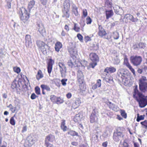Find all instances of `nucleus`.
Segmentation results:
<instances>
[{
	"label": "nucleus",
	"instance_id": "nucleus-1",
	"mask_svg": "<svg viewBox=\"0 0 147 147\" xmlns=\"http://www.w3.org/2000/svg\"><path fill=\"white\" fill-rule=\"evenodd\" d=\"M140 90L143 93H147V78L145 76H142L139 80Z\"/></svg>",
	"mask_w": 147,
	"mask_h": 147
},
{
	"label": "nucleus",
	"instance_id": "nucleus-2",
	"mask_svg": "<svg viewBox=\"0 0 147 147\" xmlns=\"http://www.w3.org/2000/svg\"><path fill=\"white\" fill-rule=\"evenodd\" d=\"M144 96L142 94L134 97V98L138 102L140 106L142 108L147 105V99L144 97Z\"/></svg>",
	"mask_w": 147,
	"mask_h": 147
},
{
	"label": "nucleus",
	"instance_id": "nucleus-3",
	"mask_svg": "<svg viewBox=\"0 0 147 147\" xmlns=\"http://www.w3.org/2000/svg\"><path fill=\"white\" fill-rule=\"evenodd\" d=\"M37 139L36 136L30 135L28 136L24 144L25 147H31L37 140Z\"/></svg>",
	"mask_w": 147,
	"mask_h": 147
},
{
	"label": "nucleus",
	"instance_id": "nucleus-4",
	"mask_svg": "<svg viewBox=\"0 0 147 147\" xmlns=\"http://www.w3.org/2000/svg\"><path fill=\"white\" fill-rule=\"evenodd\" d=\"M131 63L135 66H137L140 65L142 61V58L140 56H132L130 57Z\"/></svg>",
	"mask_w": 147,
	"mask_h": 147
},
{
	"label": "nucleus",
	"instance_id": "nucleus-5",
	"mask_svg": "<svg viewBox=\"0 0 147 147\" xmlns=\"http://www.w3.org/2000/svg\"><path fill=\"white\" fill-rule=\"evenodd\" d=\"M36 44L38 47L44 54H45L47 53V50L49 47L44 42L40 40L37 41L36 42Z\"/></svg>",
	"mask_w": 147,
	"mask_h": 147
},
{
	"label": "nucleus",
	"instance_id": "nucleus-6",
	"mask_svg": "<svg viewBox=\"0 0 147 147\" xmlns=\"http://www.w3.org/2000/svg\"><path fill=\"white\" fill-rule=\"evenodd\" d=\"M20 12L21 15L20 16V19L24 22L27 20L29 18V16L26 9L23 7L20 9Z\"/></svg>",
	"mask_w": 147,
	"mask_h": 147
},
{
	"label": "nucleus",
	"instance_id": "nucleus-7",
	"mask_svg": "<svg viewBox=\"0 0 147 147\" xmlns=\"http://www.w3.org/2000/svg\"><path fill=\"white\" fill-rule=\"evenodd\" d=\"M117 74L119 80H121L122 81L125 79H127L128 77L127 73L123 68L119 69L118 71Z\"/></svg>",
	"mask_w": 147,
	"mask_h": 147
},
{
	"label": "nucleus",
	"instance_id": "nucleus-8",
	"mask_svg": "<svg viewBox=\"0 0 147 147\" xmlns=\"http://www.w3.org/2000/svg\"><path fill=\"white\" fill-rule=\"evenodd\" d=\"M123 136V135L121 132L117 130L114 133L113 138L114 141L117 142Z\"/></svg>",
	"mask_w": 147,
	"mask_h": 147
},
{
	"label": "nucleus",
	"instance_id": "nucleus-9",
	"mask_svg": "<svg viewBox=\"0 0 147 147\" xmlns=\"http://www.w3.org/2000/svg\"><path fill=\"white\" fill-rule=\"evenodd\" d=\"M37 25L38 26V31L43 36L46 33L44 25L42 24V22L40 21L38 23Z\"/></svg>",
	"mask_w": 147,
	"mask_h": 147
},
{
	"label": "nucleus",
	"instance_id": "nucleus-10",
	"mask_svg": "<svg viewBox=\"0 0 147 147\" xmlns=\"http://www.w3.org/2000/svg\"><path fill=\"white\" fill-rule=\"evenodd\" d=\"M124 64L130 70L131 72L132 73L134 77H136V75L135 70L133 69L130 64L128 62L127 58L124 59Z\"/></svg>",
	"mask_w": 147,
	"mask_h": 147
},
{
	"label": "nucleus",
	"instance_id": "nucleus-11",
	"mask_svg": "<svg viewBox=\"0 0 147 147\" xmlns=\"http://www.w3.org/2000/svg\"><path fill=\"white\" fill-rule=\"evenodd\" d=\"M26 45L27 47H31L32 42L31 36L30 35L27 34L25 36Z\"/></svg>",
	"mask_w": 147,
	"mask_h": 147
},
{
	"label": "nucleus",
	"instance_id": "nucleus-12",
	"mask_svg": "<svg viewBox=\"0 0 147 147\" xmlns=\"http://www.w3.org/2000/svg\"><path fill=\"white\" fill-rule=\"evenodd\" d=\"M98 119V115L94 111L92 113L90 117V121L93 123L97 121Z\"/></svg>",
	"mask_w": 147,
	"mask_h": 147
},
{
	"label": "nucleus",
	"instance_id": "nucleus-13",
	"mask_svg": "<svg viewBox=\"0 0 147 147\" xmlns=\"http://www.w3.org/2000/svg\"><path fill=\"white\" fill-rule=\"evenodd\" d=\"M115 12L117 14L121 15L123 13V10L122 8L118 5H115L113 7Z\"/></svg>",
	"mask_w": 147,
	"mask_h": 147
},
{
	"label": "nucleus",
	"instance_id": "nucleus-14",
	"mask_svg": "<svg viewBox=\"0 0 147 147\" xmlns=\"http://www.w3.org/2000/svg\"><path fill=\"white\" fill-rule=\"evenodd\" d=\"M124 17L132 22H136L138 20L137 18H134L132 15L129 14H125Z\"/></svg>",
	"mask_w": 147,
	"mask_h": 147
},
{
	"label": "nucleus",
	"instance_id": "nucleus-15",
	"mask_svg": "<svg viewBox=\"0 0 147 147\" xmlns=\"http://www.w3.org/2000/svg\"><path fill=\"white\" fill-rule=\"evenodd\" d=\"M69 52L71 57L73 59L76 58V55L77 54V51L76 49L74 48H71L69 49Z\"/></svg>",
	"mask_w": 147,
	"mask_h": 147
},
{
	"label": "nucleus",
	"instance_id": "nucleus-16",
	"mask_svg": "<svg viewBox=\"0 0 147 147\" xmlns=\"http://www.w3.org/2000/svg\"><path fill=\"white\" fill-rule=\"evenodd\" d=\"M54 63V61L51 59H50L48 63L47 70L49 74H50L53 65Z\"/></svg>",
	"mask_w": 147,
	"mask_h": 147
},
{
	"label": "nucleus",
	"instance_id": "nucleus-17",
	"mask_svg": "<svg viewBox=\"0 0 147 147\" xmlns=\"http://www.w3.org/2000/svg\"><path fill=\"white\" fill-rule=\"evenodd\" d=\"M107 104L109 107L110 109L115 111H117L119 109L118 107L113 103L109 101H108L107 102Z\"/></svg>",
	"mask_w": 147,
	"mask_h": 147
},
{
	"label": "nucleus",
	"instance_id": "nucleus-18",
	"mask_svg": "<svg viewBox=\"0 0 147 147\" xmlns=\"http://www.w3.org/2000/svg\"><path fill=\"white\" fill-rule=\"evenodd\" d=\"M89 57L90 59L93 61H97L99 60V58L95 53H91L89 55Z\"/></svg>",
	"mask_w": 147,
	"mask_h": 147
},
{
	"label": "nucleus",
	"instance_id": "nucleus-19",
	"mask_svg": "<svg viewBox=\"0 0 147 147\" xmlns=\"http://www.w3.org/2000/svg\"><path fill=\"white\" fill-rule=\"evenodd\" d=\"M63 6L65 10L69 11L70 6V0H65L63 3Z\"/></svg>",
	"mask_w": 147,
	"mask_h": 147
},
{
	"label": "nucleus",
	"instance_id": "nucleus-20",
	"mask_svg": "<svg viewBox=\"0 0 147 147\" xmlns=\"http://www.w3.org/2000/svg\"><path fill=\"white\" fill-rule=\"evenodd\" d=\"M116 71V69L114 67L111 66L110 67H107L105 69L104 72L107 73H113Z\"/></svg>",
	"mask_w": 147,
	"mask_h": 147
},
{
	"label": "nucleus",
	"instance_id": "nucleus-21",
	"mask_svg": "<svg viewBox=\"0 0 147 147\" xmlns=\"http://www.w3.org/2000/svg\"><path fill=\"white\" fill-rule=\"evenodd\" d=\"M98 29V34L99 36L102 37L106 34V32L101 26H99Z\"/></svg>",
	"mask_w": 147,
	"mask_h": 147
},
{
	"label": "nucleus",
	"instance_id": "nucleus-22",
	"mask_svg": "<svg viewBox=\"0 0 147 147\" xmlns=\"http://www.w3.org/2000/svg\"><path fill=\"white\" fill-rule=\"evenodd\" d=\"M21 83L20 82L14 80L12 83L11 87L13 89L17 88L20 86L19 83Z\"/></svg>",
	"mask_w": 147,
	"mask_h": 147
},
{
	"label": "nucleus",
	"instance_id": "nucleus-23",
	"mask_svg": "<svg viewBox=\"0 0 147 147\" xmlns=\"http://www.w3.org/2000/svg\"><path fill=\"white\" fill-rule=\"evenodd\" d=\"M83 118V116L80 113L76 114L75 116L74 120L75 122H79Z\"/></svg>",
	"mask_w": 147,
	"mask_h": 147
},
{
	"label": "nucleus",
	"instance_id": "nucleus-24",
	"mask_svg": "<svg viewBox=\"0 0 147 147\" xmlns=\"http://www.w3.org/2000/svg\"><path fill=\"white\" fill-rule=\"evenodd\" d=\"M51 100L53 99L56 98V102L57 104H61L63 102V99L61 98L60 97H57L54 95L51 96Z\"/></svg>",
	"mask_w": 147,
	"mask_h": 147
},
{
	"label": "nucleus",
	"instance_id": "nucleus-25",
	"mask_svg": "<svg viewBox=\"0 0 147 147\" xmlns=\"http://www.w3.org/2000/svg\"><path fill=\"white\" fill-rule=\"evenodd\" d=\"M106 19H108L111 17L113 14V12L112 10H107L105 11Z\"/></svg>",
	"mask_w": 147,
	"mask_h": 147
},
{
	"label": "nucleus",
	"instance_id": "nucleus-26",
	"mask_svg": "<svg viewBox=\"0 0 147 147\" xmlns=\"http://www.w3.org/2000/svg\"><path fill=\"white\" fill-rule=\"evenodd\" d=\"M62 44L59 42H57L55 44V49L56 51L59 52L60 51V49L62 47Z\"/></svg>",
	"mask_w": 147,
	"mask_h": 147
},
{
	"label": "nucleus",
	"instance_id": "nucleus-27",
	"mask_svg": "<svg viewBox=\"0 0 147 147\" xmlns=\"http://www.w3.org/2000/svg\"><path fill=\"white\" fill-rule=\"evenodd\" d=\"M55 139L54 136L51 134L49 135L46 138L45 142L50 141V142H53Z\"/></svg>",
	"mask_w": 147,
	"mask_h": 147
},
{
	"label": "nucleus",
	"instance_id": "nucleus-28",
	"mask_svg": "<svg viewBox=\"0 0 147 147\" xmlns=\"http://www.w3.org/2000/svg\"><path fill=\"white\" fill-rule=\"evenodd\" d=\"M134 92L133 94L134 97L137 96H138L139 95H141L142 94L140 92L138 88V86L136 85L134 90Z\"/></svg>",
	"mask_w": 147,
	"mask_h": 147
},
{
	"label": "nucleus",
	"instance_id": "nucleus-29",
	"mask_svg": "<svg viewBox=\"0 0 147 147\" xmlns=\"http://www.w3.org/2000/svg\"><path fill=\"white\" fill-rule=\"evenodd\" d=\"M145 47V44L142 42H140L136 45V48L138 50L144 49Z\"/></svg>",
	"mask_w": 147,
	"mask_h": 147
},
{
	"label": "nucleus",
	"instance_id": "nucleus-30",
	"mask_svg": "<svg viewBox=\"0 0 147 147\" xmlns=\"http://www.w3.org/2000/svg\"><path fill=\"white\" fill-rule=\"evenodd\" d=\"M73 12H74L76 16H78L79 14L78 11V8L77 6L74 4H73L72 5Z\"/></svg>",
	"mask_w": 147,
	"mask_h": 147
},
{
	"label": "nucleus",
	"instance_id": "nucleus-31",
	"mask_svg": "<svg viewBox=\"0 0 147 147\" xmlns=\"http://www.w3.org/2000/svg\"><path fill=\"white\" fill-rule=\"evenodd\" d=\"M43 77V74L40 70H39L38 71L37 74L36 75V78L38 80Z\"/></svg>",
	"mask_w": 147,
	"mask_h": 147
},
{
	"label": "nucleus",
	"instance_id": "nucleus-32",
	"mask_svg": "<svg viewBox=\"0 0 147 147\" xmlns=\"http://www.w3.org/2000/svg\"><path fill=\"white\" fill-rule=\"evenodd\" d=\"M80 92H84L86 89V86L84 83L82 84L79 85Z\"/></svg>",
	"mask_w": 147,
	"mask_h": 147
},
{
	"label": "nucleus",
	"instance_id": "nucleus-33",
	"mask_svg": "<svg viewBox=\"0 0 147 147\" xmlns=\"http://www.w3.org/2000/svg\"><path fill=\"white\" fill-rule=\"evenodd\" d=\"M68 133L69 134L72 136H76L77 137V139H80V138L81 137L78 136V133L73 131H70Z\"/></svg>",
	"mask_w": 147,
	"mask_h": 147
},
{
	"label": "nucleus",
	"instance_id": "nucleus-34",
	"mask_svg": "<svg viewBox=\"0 0 147 147\" xmlns=\"http://www.w3.org/2000/svg\"><path fill=\"white\" fill-rule=\"evenodd\" d=\"M35 3V2L34 0H32L30 2L28 3V8L29 10V11H30V9H32Z\"/></svg>",
	"mask_w": 147,
	"mask_h": 147
},
{
	"label": "nucleus",
	"instance_id": "nucleus-35",
	"mask_svg": "<svg viewBox=\"0 0 147 147\" xmlns=\"http://www.w3.org/2000/svg\"><path fill=\"white\" fill-rule=\"evenodd\" d=\"M40 87L42 89V90H45L48 91H49L51 90L50 88L47 85L42 84L40 86Z\"/></svg>",
	"mask_w": 147,
	"mask_h": 147
},
{
	"label": "nucleus",
	"instance_id": "nucleus-36",
	"mask_svg": "<svg viewBox=\"0 0 147 147\" xmlns=\"http://www.w3.org/2000/svg\"><path fill=\"white\" fill-rule=\"evenodd\" d=\"M60 72L61 74V76L62 77H64L65 76V73L66 72V67L64 69L63 68L60 69Z\"/></svg>",
	"mask_w": 147,
	"mask_h": 147
},
{
	"label": "nucleus",
	"instance_id": "nucleus-37",
	"mask_svg": "<svg viewBox=\"0 0 147 147\" xmlns=\"http://www.w3.org/2000/svg\"><path fill=\"white\" fill-rule=\"evenodd\" d=\"M69 11L67 10H64L63 11V17H65L66 18H68L69 16V14L68 13Z\"/></svg>",
	"mask_w": 147,
	"mask_h": 147
},
{
	"label": "nucleus",
	"instance_id": "nucleus-38",
	"mask_svg": "<svg viewBox=\"0 0 147 147\" xmlns=\"http://www.w3.org/2000/svg\"><path fill=\"white\" fill-rule=\"evenodd\" d=\"M61 129H67V127L65 125V121L62 120L61 122Z\"/></svg>",
	"mask_w": 147,
	"mask_h": 147
},
{
	"label": "nucleus",
	"instance_id": "nucleus-39",
	"mask_svg": "<svg viewBox=\"0 0 147 147\" xmlns=\"http://www.w3.org/2000/svg\"><path fill=\"white\" fill-rule=\"evenodd\" d=\"M120 113L121 115L124 118L126 119L127 118V115L126 113L125 112V111L123 110H121Z\"/></svg>",
	"mask_w": 147,
	"mask_h": 147
},
{
	"label": "nucleus",
	"instance_id": "nucleus-40",
	"mask_svg": "<svg viewBox=\"0 0 147 147\" xmlns=\"http://www.w3.org/2000/svg\"><path fill=\"white\" fill-rule=\"evenodd\" d=\"M12 0H5L7 3L6 7L8 9L10 8L11 7V2Z\"/></svg>",
	"mask_w": 147,
	"mask_h": 147
},
{
	"label": "nucleus",
	"instance_id": "nucleus-41",
	"mask_svg": "<svg viewBox=\"0 0 147 147\" xmlns=\"http://www.w3.org/2000/svg\"><path fill=\"white\" fill-rule=\"evenodd\" d=\"M113 37L115 39H118L119 37V34L117 32H115L113 33Z\"/></svg>",
	"mask_w": 147,
	"mask_h": 147
},
{
	"label": "nucleus",
	"instance_id": "nucleus-42",
	"mask_svg": "<svg viewBox=\"0 0 147 147\" xmlns=\"http://www.w3.org/2000/svg\"><path fill=\"white\" fill-rule=\"evenodd\" d=\"M35 93L38 95H40V89L38 86H36L35 87Z\"/></svg>",
	"mask_w": 147,
	"mask_h": 147
},
{
	"label": "nucleus",
	"instance_id": "nucleus-43",
	"mask_svg": "<svg viewBox=\"0 0 147 147\" xmlns=\"http://www.w3.org/2000/svg\"><path fill=\"white\" fill-rule=\"evenodd\" d=\"M73 29L76 32H79L80 30V28L77 26V24L74 23V27Z\"/></svg>",
	"mask_w": 147,
	"mask_h": 147
},
{
	"label": "nucleus",
	"instance_id": "nucleus-44",
	"mask_svg": "<svg viewBox=\"0 0 147 147\" xmlns=\"http://www.w3.org/2000/svg\"><path fill=\"white\" fill-rule=\"evenodd\" d=\"M82 77H84V76L82 72L80 71H78L77 74V78H81Z\"/></svg>",
	"mask_w": 147,
	"mask_h": 147
},
{
	"label": "nucleus",
	"instance_id": "nucleus-45",
	"mask_svg": "<svg viewBox=\"0 0 147 147\" xmlns=\"http://www.w3.org/2000/svg\"><path fill=\"white\" fill-rule=\"evenodd\" d=\"M144 118V116L143 115H140L139 116L138 114L136 120L137 121H139L141 120H143Z\"/></svg>",
	"mask_w": 147,
	"mask_h": 147
},
{
	"label": "nucleus",
	"instance_id": "nucleus-46",
	"mask_svg": "<svg viewBox=\"0 0 147 147\" xmlns=\"http://www.w3.org/2000/svg\"><path fill=\"white\" fill-rule=\"evenodd\" d=\"M78 82L80 84L84 83V77L78 78Z\"/></svg>",
	"mask_w": 147,
	"mask_h": 147
},
{
	"label": "nucleus",
	"instance_id": "nucleus-47",
	"mask_svg": "<svg viewBox=\"0 0 147 147\" xmlns=\"http://www.w3.org/2000/svg\"><path fill=\"white\" fill-rule=\"evenodd\" d=\"M105 3L106 5L110 7L112 5V3L109 0H105Z\"/></svg>",
	"mask_w": 147,
	"mask_h": 147
},
{
	"label": "nucleus",
	"instance_id": "nucleus-48",
	"mask_svg": "<svg viewBox=\"0 0 147 147\" xmlns=\"http://www.w3.org/2000/svg\"><path fill=\"white\" fill-rule=\"evenodd\" d=\"M86 23L87 24H90L92 22V20L89 16L87 17L86 19Z\"/></svg>",
	"mask_w": 147,
	"mask_h": 147
},
{
	"label": "nucleus",
	"instance_id": "nucleus-49",
	"mask_svg": "<svg viewBox=\"0 0 147 147\" xmlns=\"http://www.w3.org/2000/svg\"><path fill=\"white\" fill-rule=\"evenodd\" d=\"M95 84L98 87H100L101 85V80L100 79L98 80L97 81L96 84Z\"/></svg>",
	"mask_w": 147,
	"mask_h": 147
},
{
	"label": "nucleus",
	"instance_id": "nucleus-50",
	"mask_svg": "<svg viewBox=\"0 0 147 147\" xmlns=\"http://www.w3.org/2000/svg\"><path fill=\"white\" fill-rule=\"evenodd\" d=\"M81 103V101L80 99L78 98L76 99L75 101V103L77 105V106H79L80 104Z\"/></svg>",
	"mask_w": 147,
	"mask_h": 147
},
{
	"label": "nucleus",
	"instance_id": "nucleus-51",
	"mask_svg": "<svg viewBox=\"0 0 147 147\" xmlns=\"http://www.w3.org/2000/svg\"><path fill=\"white\" fill-rule=\"evenodd\" d=\"M13 69L14 71L18 74L21 71L20 68L18 67H14Z\"/></svg>",
	"mask_w": 147,
	"mask_h": 147
},
{
	"label": "nucleus",
	"instance_id": "nucleus-52",
	"mask_svg": "<svg viewBox=\"0 0 147 147\" xmlns=\"http://www.w3.org/2000/svg\"><path fill=\"white\" fill-rule=\"evenodd\" d=\"M59 66L60 69L63 68L64 69L65 68H66L65 65L62 63H59Z\"/></svg>",
	"mask_w": 147,
	"mask_h": 147
},
{
	"label": "nucleus",
	"instance_id": "nucleus-53",
	"mask_svg": "<svg viewBox=\"0 0 147 147\" xmlns=\"http://www.w3.org/2000/svg\"><path fill=\"white\" fill-rule=\"evenodd\" d=\"M77 37L81 42H83V37L81 34H78L77 35Z\"/></svg>",
	"mask_w": 147,
	"mask_h": 147
},
{
	"label": "nucleus",
	"instance_id": "nucleus-54",
	"mask_svg": "<svg viewBox=\"0 0 147 147\" xmlns=\"http://www.w3.org/2000/svg\"><path fill=\"white\" fill-rule=\"evenodd\" d=\"M38 97V96L36 95L34 93H32L31 96L30 98L32 99L33 100Z\"/></svg>",
	"mask_w": 147,
	"mask_h": 147
},
{
	"label": "nucleus",
	"instance_id": "nucleus-55",
	"mask_svg": "<svg viewBox=\"0 0 147 147\" xmlns=\"http://www.w3.org/2000/svg\"><path fill=\"white\" fill-rule=\"evenodd\" d=\"M67 81V79H63L61 81V82L63 86H65L66 85V82Z\"/></svg>",
	"mask_w": 147,
	"mask_h": 147
},
{
	"label": "nucleus",
	"instance_id": "nucleus-56",
	"mask_svg": "<svg viewBox=\"0 0 147 147\" xmlns=\"http://www.w3.org/2000/svg\"><path fill=\"white\" fill-rule=\"evenodd\" d=\"M67 64L68 65L71 67H72L73 65H74V64L71 59L68 61L67 62Z\"/></svg>",
	"mask_w": 147,
	"mask_h": 147
},
{
	"label": "nucleus",
	"instance_id": "nucleus-57",
	"mask_svg": "<svg viewBox=\"0 0 147 147\" xmlns=\"http://www.w3.org/2000/svg\"><path fill=\"white\" fill-rule=\"evenodd\" d=\"M10 123L13 125L15 124V121L13 117H11L10 120Z\"/></svg>",
	"mask_w": 147,
	"mask_h": 147
},
{
	"label": "nucleus",
	"instance_id": "nucleus-58",
	"mask_svg": "<svg viewBox=\"0 0 147 147\" xmlns=\"http://www.w3.org/2000/svg\"><path fill=\"white\" fill-rule=\"evenodd\" d=\"M83 16L84 17H86L87 15V11L86 9H83Z\"/></svg>",
	"mask_w": 147,
	"mask_h": 147
},
{
	"label": "nucleus",
	"instance_id": "nucleus-59",
	"mask_svg": "<svg viewBox=\"0 0 147 147\" xmlns=\"http://www.w3.org/2000/svg\"><path fill=\"white\" fill-rule=\"evenodd\" d=\"M45 144L47 147H53V146L52 144L47 142H45Z\"/></svg>",
	"mask_w": 147,
	"mask_h": 147
},
{
	"label": "nucleus",
	"instance_id": "nucleus-60",
	"mask_svg": "<svg viewBox=\"0 0 147 147\" xmlns=\"http://www.w3.org/2000/svg\"><path fill=\"white\" fill-rule=\"evenodd\" d=\"M141 123L142 125L145 126V128H147V121L145 120L144 121L141 122Z\"/></svg>",
	"mask_w": 147,
	"mask_h": 147
},
{
	"label": "nucleus",
	"instance_id": "nucleus-61",
	"mask_svg": "<svg viewBox=\"0 0 147 147\" xmlns=\"http://www.w3.org/2000/svg\"><path fill=\"white\" fill-rule=\"evenodd\" d=\"M97 65V63L96 62H94V63H92L90 64V67L94 68L95 66Z\"/></svg>",
	"mask_w": 147,
	"mask_h": 147
},
{
	"label": "nucleus",
	"instance_id": "nucleus-62",
	"mask_svg": "<svg viewBox=\"0 0 147 147\" xmlns=\"http://www.w3.org/2000/svg\"><path fill=\"white\" fill-rule=\"evenodd\" d=\"M84 40L86 42L88 41H90V38L88 36H86L84 38Z\"/></svg>",
	"mask_w": 147,
	"mask_h": 147
},
{
	"label": "nucleus",
	"instance_id": "nucleus-63",
	"mask_svg": "<svg viewBox=\"0 0 147 147\" xmlns=\"http://www.w3.org/2000/svg\"><path fill=\"white\" fill-rule=\"evenodd\" d=\"M122 147H129V146L127 143L124 141L123 142Z\"/></svg>",
	"mask_w": 147,
	"mask_h": 147
},
{
	"label": "nucleus",
	"instance_id": "nucleus-64",
	"mask_svg": "<svg viewBox=\"0 0 147 147\" xmlns=\"http://www.w3.org/2000/svg\"><path fill=\"white\" fill-rule=\"evenodd\" d=\"M41 3L44 5H45L47 2V0H39Z\"/></svg>",
	"mask_w": 147,
	"mask_h": 147
}]
</instances>
